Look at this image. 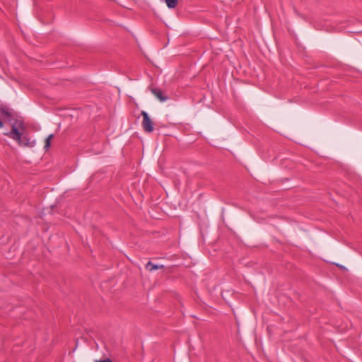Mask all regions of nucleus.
<instances>
[{
    "label": "nucleus",
    "instance_id": "1a4fd4ad",
    "mask_svg": "<svg viewBox=\"0 0 362 362\" xmlns=\"http://www.w3.org/2000/svg\"><path fill=\"white\" fill-rule=\"evenodd\" d=\"M4 123L0 120V128L3 127Z\"/></svg>",
    "mask_w": 362,
    "mask_h": 362
},
{
    "label": "nucleus",
    "instance_id": "0eeeda50",
    "mask_svg": "<svg viewBox=\"0 0 362 362\" xmlns=\"http://www.w3.org/2000/svg\"><path fill=\"white\" fill-rule=\"evenodd\" d=\"M165 1L169 8H173L177 6L178 0H165Z\"/></svg>",
    "mask_w": 362,
    "mask_h": 362
},
{
    "label": "nucleus",
    "instance_id": "39448f33",
    "mask_svg": "<svg viewBox=\"0 0 362 362\" xmlns=\"http://www.w3.org/2000/svg\"><path fill=\"white\" fill-rule=\"evenodd\" d=\"M163 265L155 264L150 261L146 264V269L150 272H153L158 269H163Z\"/></svg>",
    "mask_w": 362,
    "mask_h": 362
},
{
    "label": "nucleus",
    "instance_id": "f03ea898",
    "mask_svg": "<svg viewBox=\"0 0 362 362\" xmlns=\"http://www.w3.org/2000/svg\"><path fill=\"white\" fill-rule=\"evenodd\" d=\"M141 115L143 117L141 125L144 131L146 133L152 132L153 131V122L149 117L148 113L143 110L141 111Z\"/></svg>",
    "mask_w": 362,
    "mask_h": 362
},
{
    "label": "nucleus",
    "instance_id": "7ed1b4c3",
    "mask_svg": "<svg viewBox=\"0 0 362 362\" xmlns=\"http://www.w3.org/2000/svg\"><path fill=\"white\" fill-rule=\"evenodd\" d=\"M0 112L2 116L6 117L9 121H11L13 116V110L8 106L2 105L0 106Z\"/></svg>",
    "mask_w": 362,
    "mask_h": 362
},
{
    "label": "nucleus",
    "instance_id": "6e6552de",
    "mask_svg": "<svg viewBox=\"0 0 362 362\" xmlns=\"http://www.w3.org/2000/svg\"><path fill=\"white\" fill-rule=\"evenodd\" d=\"M95 362H112L110 358H105L104 360H95Z\"/></svg>",
    "mask_w": 362,
    "mask_h": 362
},
{
    "label": "nucleus",
    "instance_id": "f257e3e1",
    "mask_svg": "<svg viewBox=\"0 0 362 362\" xmlns=\"http://www.w3.org/2000/svg\"><path fill=\"white\" fill-rule=\"evenodd\" d=\"M25 127L23 121L15 119L11 124V129L4 134L13 140L16 141L19 146L24 147H33L35 146V141H30V139L24 134Z\"/></svg>",
    "mask_w": 362,
    "mask_h": 362
},
{
    "label": "nucleus",
    "instance_id": "20e7f679",
    "mask_svg": "<svg viewBox=\"0 0 362 362\" xmlns=\"http://www.w3.org/2000/svg\"><path fill=\"white\" fill-rule=\"evenodd\" d=\"M151 93L160 101L165 102L168 100V97L164 95L163 91L158 88H151Z\"/></svg>",
    "mask_w": 362,
    "mask_h": 362
},
{
    "label": "nucleus",
    "instance_id": "423d86ee",
    "mask_svg": "<svg viewBox=\"0 0 362 362\" xmlns=\"http://www.w3.org/2000/svg\"><path fill=\"white\" fill-rule=\"evenodd\" d=\"M54 135L49 134L45 139L44 148L47 151L51 145V140L53 139Z\"/></svg>",
    "mask_w": 362,
    "mask_h": 362
}]
</instances>
